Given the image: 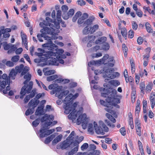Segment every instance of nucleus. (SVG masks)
Returning a JSON list of instances; mask_svg holds the SVG:
<instances>
[{
	"mask_svg": "<svg viewBox=\"0 0 155 155\" xmlns=\"http://www.w3.org/2000/svg\"><path fill=\"white\" fill-rule=\"evenodd\" d=\"M145 26L147 32L149 33L152 32V29L151 28V25L149 23L147 22L146 23Z\"/></svg>",
	"mask_w": 155,
	"mask_h": 155,
	"instance_id": "obj_44",
	"label": "nucleus"
},
{
	"mask_svg": "<svg viewBox=\"0 0 155 155\" xmlns=\"http://www.w3.org/2000/svg\"><path fill=\"white\" fill-rule=\"evenodd\" d=\"M124 75L125 79L126 81H128L127 79H128L127 78L128 77V72L127 70L125 69V70L124 72Z\"/></svg>",
	"mask_w": 155,
	"mask_h": 155,
	"instance_id": "obj_62",
	"label": "nucleus"
},
{
	"mask_svg": "<svg viewBox=\"0 0 155 155\" xmlns=\"http://www.w3.org/2000/svg\"><path fill=\"white\" fill-rule=\"evenodd\" d=\"M56 58L58 59V61L60 63L63 64L64 63V60L62 59L60 56L58 55L56 57Z\"/></svg>",
	"mask_w": 155,
	"mask_h": 155,
	"instance_id": "obj_58",
	"label": "nucleus"
},
{
	"mask_svg": "<svg viewBox=\"0 0 155 155\" xmlns=\"http://www.w3.org/2000/svg\"><path fill=\"white\" fill-rule=\"evenodd\" d=\"M110 93L109 97L106 99L107 101L110 104V107L113 106L117 108H119V106L117 104L120 103L121 96L117 94V91L114 89H111V92Z\"/></svg>",
	"mask_w": 155,
	"mask_h": 155,
	"instance_id": "obj_3",
	"label": "nucleus"
},
{
	"mask_svg": "<svg viewBox=\"0 0 155 155\" xmlns=\"http://www.w3.org/2000/svg\"><path fill=\"white\" fill-rule=\"evenodd\" d=\"M48 61L49 64L52 65H58L59 64L58 61V59H56L54 58H51Z\"/></svg>",
	"mask_w": 155,
	"mask_h": 155,
	"instance_id": "obj_24",
	"label": "nucleus"
},
{
	"mask_svg": "<svg viewBox=\"0 0 155 155\" xmlns=\"http://www.w3.org/2000/svg\"><path fill=\"white\" fill-rule=\"evenodd\" d=\"M106 102H105L103 100H101L100 101V103L101 104L103 105L104 106L107 107L105 108V110L106 111L112 114V112L113 111L111 110V108L110 109L109 108V107H110V105H109L110 104H109L108 103L106 99Z\"/></svg>",
	"mask_w": 155,
	"mask_h": 155,
	"instance_id": "obj_14",
	"label": "nucleus"
},
{
	"mask_svg": "<svg viewBox=\"0 0 155 155\" xmlns=\"http://www.w3.org/2000/svg\"><path fill=\"white\" fill-rule=\"evenodd\" d=\"M109 83L112 85L115 86H117L119 85L120 83L119 82L116 80H112L109 81Z\"/></svg>",
	"mask_w": 155,
	"mask_h": 155,
	"instance_id": "obj_42",
	"label": "nucleus"
},
{
	"mask_svg": "<svg viewBox=\"0 0 155 155\" xmlns=\"http://www.w3.org/2000/svg\"><path fill=\"white\" fill-rule=\"evenodd\" d=\"M91 28L90 27L86 26L84 28L83 30V33L84 34L87 35L91 33Z\"/></svg>",
	"mask_w": 155,
	"mask_h": 155,
	"instance_id": "obj_39",
	"label": "nucleus"
},
{
	"mask_svg": "<svg viewBox=\"0 0 155 155\" xmlns=\"http://www.w3.org/2000/svg\"><path fill=\"white\" fill-rule=\"evenodd\" d=\"M6 64L7 66L10 67H12L14 65V64L13 63V62L10 61H7Z\"/></svg>",
	"mask_w": 155,
	"mask_h": 155,
	"instance_id": "obj_63",
	"label": "nucleus"
},
{
	"mask_svg": "<svg viewBox=\"0 0 155 155\" xmlns=\"http://www.w3.org/2000/svg\"><path fill=\"white\" fill-rule=\"evenodd\" d=\"M120 131L121 134L123 136H124L126 134L125 129L124 127L121 128L120 130Z\"/></svg>",
	"mask_w": 155,
	"mask_h": 155,
	"instance_id": "obj_56",
	"label": "nucleus"
},
{
	"mask_svg": "<svg viewBox=\"0 0 155 155\" xmlns=\"http://www.w3.org/2000/svg\"><path fill=\"white\" fill-rule=\"evenodd\" d=\"M88 17V14L86 13L83 14L78 19V24H80L84 21V20Z\"/></svg>",
	"mask_w": 155,
	"mask_h": 155,
	"instance_id": "obj_19",
	"label": "nucleus"
},
{
	"mask_svg": "<svg viewBox=\"0 0 155 155\" xmlns=\"http://www.w3.org/2000/svg\"><path fill=\"white\" fill-rule=\"evenodd\" d=\"M134 35V31L132 30H130L129 32L128 37L130 38H132L133 37Z\"/></svg>",
	"mask_w": 155,
	"mask_h": 155,
	"instance_id": "obj_57",
	"label": "nucleus"
},
{
	"mask_svg": "<svg viewBox=\"0 0 155 155\" xmlns=\"http://www.w3.org/2000/svg\"><path fill=\"white\" fill-rule=\"evenodd\" d=\"M79 143V142H74L72 143L71 146L74 147L68 152V155H73L78 151Z\"/></svg>",
	"mask_w": 155,
	"mask_h": 155,
	"instance_id": "obj_11",
	"label": "nucleus"
},
{
	"mask_svg": "<svg viewBox=\"0 0 155 155\" xmlns=\"http://www.w3.org/2000/svg\"><path fill=\"white\" fill-rule=\"evenodd\" d=\"M88 147V144L87 143H84L81 147V149L82 150H84L87 149Z\"/></svg>",
	"mask_w": 155,
	"mask_h": 155,
	"instance_id": "obj_55",
	"label": "nucleus"
},
{
	"mask_svg": "<svg viewBox=\"0 0 155 155\" xmlns=\"http://www.w3.org/2000/svg\"><path fill=\"white\" fill-rule=\"evenodd\" d=\"M58 85L57 84H53L49 85L48 86V88L50 90L53 89V90L51 91L50 93L51 94H56L57 92V89L58 88Z\"/></svg>",
	"mask_w": 155,
	"mask_h": 155,
	"instance_id": "obj_16",
	"label": "nucleus"
},
{
	"mask_svg": "<svg viewBox=\"0 0 155 155\" xmlns=\"http://www.w3.org/2000/svg\"><path fill=\"white\" fill-rule=\"evenodd\" d=\"M74 10L73 9H70L68 13H63L62 15L63 18L65 20H67L68 18L72 16L74 14Z\"/></svg>",
	"mask_w": 155,
	"mask_h": 155,
	"instance_id": "obj_13",
	"label": "nucleus"
},
{
	"mask_svg": "<svg viewBox=\"0 0 155 155\" xmlns=\"http://www.w3.org/2000/svg\"><path fill=\"white\" fill-rule=\"evenodd\" d=\"M33 85V82L30 81L29 82L28 85L27 86L25 84L22 88L20 93L21 95L20 98L21 99L23 98L24 96L25 95L26 93H30L32 88Z\"/></svg>",
	"mask_w": 155,
	"mask_h": 155,
	"instance_id": "obj_5",
	"label": "nucleus"
},
{
	"mask_svg": "<svg viewBox=\"0 0 155 155\" xmlns=\"http://www.w3.org/2000/svg\"><path fill=\"white\" fill-rule=\"evenodd\" d=\"M79 95L76 93L73 95L71 94H69L64 99V107L65 109L64 113L68 114V118L72 120L73 123L76 122L77 125L82 124V127L84 129L87 127V130L91 134H93L94 132L97 134L103 135L104 132H107L108 128L102 120L98 122L94 121L92 123H89L90 119L85 114H82L83 108L81 107L79 110H75L76 107L78 105V102L72 103V101L76 98Z\"/></svg>",
	"mask_w": 155,
	"mask_h": 155,
	"instance_id": "obj_1",
	"label": "nucleus"
},
{
	"mask_svg": "<svg viewBox=\"0 0 155 155\" xmlns=\"http://www.w3.org/2000/svg\"><path fill=\"white\" fill-rule=\"evenodd\" d=\"M110 48V46L108 44L105 43L102 46V49L104 50H108Z\"/></svg>",
	"mask_w": 155,
	"mask_h": 155,
	"instance_id": "obj_52",
	"label": "nucleus"
},
{
	"mask_svg": "<svg viewBox=\"0 0 155 155\" xmlns=\"http://www.w3.org/2000/svg\"><path fill=\"white\" fill-rule=\"evenodd\" d=\"M35 90H33L29 95H28L24 99V102L25 103H27L31 98H32L34 97L35 94Z\"/></svg>",
	"mask_w": 155,
	"mask_h": 155,
	"instance_id": "obj_20",
	"label": "nucleus"
},
{
	"mask_svg": "<svg viewBox=\"0 0 155 155\" xmlns=\"http://www.w3.org/2000/svg\"><path fill=\"white\" fill-rule=\"evenodd\" d=\"M57 92L55 94V96L59 99H61L69 93L68 90L64 91L62 90L61 87L58 86L57 89Z\"/></svg>",
	"mask_w": 155,
	"mask_h": 155,
	"instance_id": "obj_9",
	"label": "nucleus"
},
{
	"mask_svg": "<svg viewBox=\"0 0 155 155\" xmlns=\"http://www.w3.org/2000/svg\"><path fill=\"white\" fill-rule=\"evenodd\" d=\"M43 108L44 107L42 105L38 107L35 113V115H38L44 114V112L43 110Z\"/></svg>",
	"mask_w": 155,
	"mask_h": 155,
	"instance_id": "obj_21",
	"label": "nucleus"
},
{
	"mask_svg": "<svg viewBox=\"0 0 155 155\" xmlns=\"http://www.w3.org/2000/svg\"><path fill=\"white\" fill-rule=\"evenodd\" d=\"M101 62V60H98L96 61H91L88 63V65L91 67V66L93 65H96L98 64H100Z\"/></svg>",
	"mask_w": 155,
	"mask_h": 155,
	"instance_id": "obj_32",
	"label": "nucleus"
},
{
	"mask_svg": "<svg viewBox=\"0 0 155 155\" xmlns=\"http://www.w3.org/2000/svg\"><path fill=\"white\" fill-rule=\"evenodd\" d=\"M55 135L54 134H53L51 135L49 137H48L45 140V143H48L50 142V141L55 137Z\"/></svg>",
	"mask_w": 155,
	"mask_h": 155,
	"instance_id": "obj_37",
	"label": "nucleus"
},
{
	"mask_svg": "<svg viewBox=\"0 0 155 155\" xmlns=\"http://www.w3.org/2000/svg\"><path fill=\"white\" fill-rule=\"evenodd\" d=\"M7 83L9 85L10 84V80L8 78L7 75L4 74L2 76H0V91L5 88Z\"/></svg>",
	"mask_w": 155,
	"mask_h": 155,
	"instance_id": "obj_6",
	"label": "nucleus"
},
{
	"mask_svg": "<svg viewBox=\"0 0 155 155\" xmlns=\"http://www.w3.org/2000/svg\"><path fill=\"white\" fill-rule=\"evenodd\" d=\"M93 21V20L90 18H88L84 21V24L87 25H90Z\"/></svg>",
	"mask_w": 155,
	"mask_h": 155,
	"instance_id": "obj_61",
	"label": "nucleus"
},
{
	"mask_svg": "<svg viewBox=\"0 0 155 155\" xmlns=\"http://www.w3.org/2000/svg\"><path fill=\"white\" fill-rule=\"evenodd\" d=\"M58 76L56 75H53L48 77L47 78V80L49 81H51L54 80L55 79L58 78Z\"/></svg>",
	"mask_w": 155,
	"mask_h": 155,
	"instance_id": "obj_43",
	"label": "nucleus"
},
{
	"mask_svg": "<svg viewBox=\"0 0 155 155\" xmlns=\"http://www.w3.org/2000/svg\"><path fill=\"white\" fill-rule=\"evenodd\" d=\"M114 69L113 68L107 69L104 72V77L110 79H112L119 76V73L118 72L114 73Z\"/></svg>",
	"mask_w": 155,
	"mask_h": 155,
	"instance_id": "obj_4",
	"label": "nucleus"
},
{
	"mask_svg": "<svg viewBox=\"0 0 155 155\" xmlns=\"http://www.w3.org/2000/svg\"><path fill=\"white\" fill-rule=\"evenodd\" d=\"M24 68V65L22 64H20L19 66H17L15 68V70L16 72L18 73L21 72L22 71L23 68Z\"/></svg>",
	"mask_w": 155,
	"mask_h": 155,
	"instance_id": "obj_38",
	"label": "nucleus"
},
{
	"mask_svg": "<svg viewBox=\"0 0 155 155\" xmlns=\"http://www.w3.org/2000/svg\"><path fill=\"white\" fill-rule=\"evenodd\" d=\"M106 116L112 122L115 123L116 122V120L110 114L107 113L106 114Z\"/></svg>",
	"mask_w": 155,
	"mask_h": 155,
	"instance_id": "obj_46",
	"label": "nucleus"
},
{
	"mask_svg": "<svg viewBox=\"0 0 155 155\" xmlns=\"http://www.w3.org/2000/svg\"><path fill=\"white\" fill-rule=\"evenodd\" d=\"M145 84L144 82H141L140 84V88L141 90V92L144 94V91L145 88Z\"/></svg>",
	"mask_w": 155,
	"mask_h": 155,
	"instance_id": "obj_41",
	"label": "nucleus"
},
{
	"mask_svg": "<svg viewBox=\"0 0 155 155\" xmlns=\"http://www.w3.org/2000/svg\"><path fill=\"white\" fill-rule=\"evenodd\" d=\"M81 15V12H78L75 14L72 18V21L73 22H75L78 18Z\"/></svg>",
	"mask_w": 155,
	"mask_h": 155,
	"instance_id": "obj_36",
	"label": "nucleus"
},
{
	"mask_svg": "<svg viewBox=\"0 0 155 155\" xmlns=\"http://www.w3.org/2000/svg\"><path fill=\"white\" fill-rule=\"evenodd\" d=\"M153 84L151 82H149L146 87L145 90L147 93H150Z\"/></svg>",
	"mask_w": 155,
	"mask_h": 155,
	"instance_id": "obj_27",
	"label": "nucleus"
},
{
	"mask_svg": "<svg viewBox=\"0 0 155 155\" xmlns=\"http://www.w3.org/2000/svg\"><path fill=\"white\" fill-rule=\"evenodd\" d=\"M137 15L139 17H141L143 15V12L140 10H137L136 11Z\"/></svg>",
	"mask_w": 155,
	"mask_h": 155,
	"instance_id": "obj_60",
	"label": "nucleus"
},
{
	"mask_svg": "<svg viewBox=\"0 0 155 155\" xmlns=\"http://www.w3.org/2000/svg\"><path fill=\"white\" fill-rule=\"evenodd\" d=\"M17 72L14 69H12L10 71L9 76L10 78L12 79H14L15 76L17 74Z\"/></svg>",
	"mask_w": 155,
	"mask_h": 155,
	"instance_id": "obj_31",
	"label": "nucleus"
},
{
	"mask_svg": "<svg viewBox=\"0 0 155 155\" xmlns=\"http://www.w3.org/2000/svg\"><path fill=\"white\" fill-rule=\"evenodd\" d=\"M52 28H54L55 31L54 32V33H53V34H52V36L51 37V39H56L58 38V37L56 36V34L58 33L59 32V30L58 29H57L55 27H54L53 25L52 26V27L51 28H50V29H51Z\"/></svg>",
	"mask_w": 155,
	"mask_h": 155,
	"instance_id": "obj_25",
	"label": "nucleus"
},
{
	"mask_svg": "<svg viewBox=\"0 0 155 155\" xmlns=\"http://www.w3.org/2000/svg\"><path fill=\"white\" fill-rule=\"evenodd\" d=\"M54 116L52 115H48L47 114L45 115L41 119V122L46 121L45 123L50 121L54 119Z\"/></svg>",
	"mask_w": 155,
	"mask_h": 155,
	"instance_id": "obj_18",
	"label": "nucleus"
},
{
	"mask_svg": "<svg viewBox=\"0 0 155 155\" xmlns=\"http://www.w3.org/2000/svg\"><path fill=\"white\" fill-rule=\"evenodd\" d=\"M78 4L81 5L82 6L85 5V2L83 0H78L77 1Z\"/></svg>",
	"mask_w": 155,
	"mask_h": 155,
	"instance_id": "obj_59",
	"label": "nucleus"
},
{
	"mask_svg": "<svg viewBox=\"0 0 155 155\" xmlns=\"http://www.w3.org/2000/svg\"><path fill=\"white\" fill-rule=\"evenodd\" d=\"M115 62L113 58H110L108 59V63L107 64V66L109 67H112L114 65Z\"/></svg>",
	"mask_w": 155,
	"mask_h": 155,
	"instance_id": "obj_30",
	"label": "nucleus"
},
{
	"mask_svg": "<svg viewBox=\"0 0 155 155\" xmlns=\"http://www.w3.org/2000/svg\"><path fill=\"white\" fill-rule=\"evenodd\" d=\"M98 28L99 26L97 25H95L92 27H90L91 33H93L95 32Z\"/></svg>",
	"mask_w": 155,
	"mask_h": 155,
	"instance_id": "obj_47",
	"label": "nucleus"
},
{
	"mask_svg": "<svg viewBox=\"0 0 155 155\" xmlns=\"http://www.w3.org/2000/svg\"><path fill=\"white\" fill-rule=\"evenodd\" d=\"M63 138V135L62 134H60L54 138L52 142L53 144H56L58 142H60Z\"/></svg>",
	"mask_w": 155,
	"mask_h": 155,
	"instance_id": "obj_23",
	"label": "nucleus"
},
{
	"mask_svg": "<svg viewBox=\"0 0 155 155\" xmlns=\"http://www.w3.org/2000/svg\"><path fill=\"white\" fill-rule=\"evenodd\" d=\"M72 142L67 139L62 142L59 143L57 146V148H61L62 150L66 149L72 144Z\"/></svg>",
	"mask_w": 155,
	"mask_h": 155,
	"instance_id": "obj_10",
	"label": "nucleus"
},
{
	"mask_svg": "<svg viewBox=\"0 0 155 155\" xmlns=\"http://www.w3.org/2000/svg\"><path fill=\"white\" fill-rule=\"evenodd\" d=\"M55 30L54 28H52L50 29L48 27H44L43 29L40 30V32L41 33V36L43 37L45 39L48 41V42L42 45V47L44 48H47L50 50H52L54 48L57 46L54 44L51 41V38L46 35V34H52L54 33Z\"/></svg>",
	"mask_w": 155,
	"mask_h": 155,
	"instance_id": "obj_2",
	"label": "nucleus"
},
{
	"mask_svg": "<svg viewBox=\"0 0 155 155\" xmlns=\"http://www.w3.org/2000/svg\"><path fill=\"white\" fill-rule=\"evenodd\" d=\"M21 35L22 40V44L25 45V48L28 50V47L27 41V36L22 31L21 32Z\"/></svg>",
	"mask_w": 155,
	"mask_h": 155,
	"instance_id": "obj_17",
	"label": "nucleus"
},
{
	"mask_svg": "<svg viewBox=\"0 0 155 155\" xmlns=\"http://www.w3.org/2000/svg\"><path fill=\"white\" fill-rule=\"evenodd\" d=\"M61 8L62 11L63 13H66V12L68 9V6L65 5H63Z\"/></svg>",
	"mask_w": 155,
	"mask_h": 155,
	"instance_id": "obj_53",
	"label": "nucleus"
},
{
	"mask_svg": "<svg viewBox=\"0 0 155 155\" xmlns=\"http://www.w3.org/2000/svg\"><path fill=\"white\" fill-rule=\"evenodd\" d=\"M40 122V120L39 119H36L35 121L32 122V126L34 127H36L38 125Z\"/></svg>",
	"mask_w": 155,
	"mask_h": 155,
	"instance_id": "obj_51",
	"label": "nucleus"
},
{
	"mask_svg": "<svg viewBox=\"0 0 155 155\" xmlns=\"http://www.w3.org/2000/svg\"><path fill=\"white\" fill-rule=\"evenodd\" d=\"M135 127L136 129H141L140 123L138 119H136L135 121Z\"/></svg>",
	"mask_w": 155,
	"mask_h": 155,
	"instance_id": "obj_49",
	"label": "nucleus"
},
{
	"mask_svg": "<svg viewBox=\"0 0 155 155\" xmlns=\"http://www.w3.org/2000/svg\"><path fill=\"white\" fill-rule=\"evenodd\" d=\"M19 58V56L18 55H15L12 57L11 58L12 62H16L18 61Z\"/></svg>",
	"mask_w": 155,
	"mask_h": 155,
	"instance_id": "obj_50",
	"label": "nucleus"
},
{
	"mask_svg": "<svg viewBox=\"0 0 155 155\" xmlns=\"http://www.w3.org/2000/svg\"><path fill=\"white\" fill-rule=\"evenodd\" d=\"M155 93H153V95L150 96V101L151 103V107L152 109L154 108V105L155 104Z\"/></svg>",
	"mask_w": 155,
	"mask_h": 155,
	"instance_id": "obj_26",
	"label": "nucleus"
},
{
	"mask_svg": "<svg viewBox=\"0 0 155 155\" xmlns=\"http://www.w3.org/2000/svg\"><path fill=\"white\" fill-rule=\"evenodd\" d=\"M74 132L73 131H72L68 137L67 138V139L70 141L72 140V137L73 136H74Z\"/></svg>",
	"mask_w": 155,
	"mask_h": 155,
	"instance_id": "obj_64",
	"label": "nucleus"
},
{
	"mask_svg": "<svg viewBox=\"0 0 155 155\" xmlns=\"http://www.w3.org/2000/svg\"><path fill=\"white\" fill-rule=\"evenodd\" d=\"M121 33L123 36L126 39L127 35V31L124 28H123L121 29Z\"/></svg>",
	"mask_w": 155,
	"mask_h": 155,
	"instance_id": "obj_48",
	"label": "nucleus"
},
{
	"mask_svg": "<svg viewBox=\"0 0 155 155\" xmlns=\"http://www.w3.org/2000/svg\"><path fill=\"white\" fill-rule=\"evenodd\" d=\"M46 55V57L48 58H50L52 57L53 56L55 57L56 56V52H53L51 51H48L47 53L46 54H45Z\"/></svg>",
	"mask_w": 155,
	"mask_h": 155,
	"instance_id": "obj_29",
	"label": "nucleus"
},
{
	"mask_svg": "<svg viewBox=\"0 0 155 155\" xmlns=\"http://www.w3.org/2000/svg\"><path fill=\"white\" fill-rule=\"evenodd\" d=\"M57 18L58 22L54 23V24L55 25L54 27H55L57 29H59L60 28L59 23L61 21H62L61 16H57Z\"/></svg>",
	"mask_w": 155,
	"mask_h": 155,
	"instance_id": "obj_28",
	"label": "nucleus"
},
{
	"mask_svg": "<svg viewBox=\"0 0 155 155\" xmlns=\"http://www.w3.org/2000/svg\"><path fill=\"white\" fill-rule=\"evenodd\" d=\"M138 145L139 147V149L141 153V155H144V153L143 151V146L142 143L140 141H138Z\"/></svg>",
	"mask_w": 155,
	"mask_h": 155,
	"instance_id": "obj_35",
	"label": "nucleus"
},
{
	"mask_svg": "<svg viewBox=\"0 0 155 155\" xmlns=\"http://www.w3.org/2000/svg\"><path fill=\"white\" fill-rule=\"evenodd\" d=\"M4 48L5 50H9L8 51V53L11 52L12 51H14L16 49L15 46L11 44L5 45Z\"/></svg>",
	"mask_w": 155,
	"mask_h": 155,
	"instance_id": "obj_15",
	"label": "nucleus"
},
{
	"mask_svg": "<svg viewBox=\"0 0 155 155\" xmlns=\"http://www.w3.org/2000/svg\"><path fill=\"white\" fill-rule=\"evenodd\" d=\"M56 54H58L59 55H61L64 52V50L62 49H58L57 48L56 49Z\"/></svg>",
	"mask_w": 155,
	"mask_h": 155,
	"instance_id": "obj_54",
	"label": "nucleus"
},
{
	"mask_svg": "<svg viewBox=\"0 0 155 155\" xmlns=\"http://www.w3.org/2000/svg\"><path fill=\"white\" fill-rule=\"evenodd\" d=\"M52 123L51 121H49L44 124V126L41 128L38 133L40 137L43 138L48 135H47V129L46 128L50 126Z\"/></svg>",
	"mask_w": 155,
	"mask_h": 155,
	"instance_id": "obj_8",
	"label": "nucleus"
},
{
	"mask_svg": "<svg viewBox=\"0 0 155 155\" xmlns=\"http://www.w3.org/2000/svg\"><path fill=\"white\" fill-rule=\"evenodd\" d=\"M29 70V68L28 67L25 66L23 68L22 71L21 73V75L22 76L28 73V72Z\"/></svg>",
	"mask_w": 155,
	"mask_h": 155,
	"instance_id": "obj_40",
	"label": "nucleus"
},
{
	"mask_svg": "<svg viewBox=\"0 0 155 155\" xmlns=\"http://www.w3.org/2000/svg\"><path fill=\"white\" fill-rule=\"evenodd\" d=\"M39 103L38 101L36 100L35 99H32L28 103L29 107H32L31 109H28L26 111L25 114L26 116L30 114H32L34 111V108L37 106Z\"/></svg>",
	"mask_w": 155,
	"mask_h": 155,
	"instance_id": "obj_7",
	"label": "nucleus"
},
{
	"mask_svg": "<svg viewBox=\"0 0 155 155\" xmlns=\"http://www.w3.org/2000/svg\"><path fill=\"white\" fill-rule=\"evenodd\" d=\"M140 101L137 100V103L136 106L135 108V112L136 114H138L140 111Z\"/></svg>",
	"mask_w": 155,
	"mask_h": 155,
	"instance_id": "obj_45",
	"label": "nucleus"
},
{
	"mask_svg": "<svg viewBox=\"0 0 155 155\" xmlns=\"http://www.w3.org/2000/svg\"><path fill=\"white\" fill-rule=\"evenodd\" d=\"M106 40V38L105 37H102L96 40L95 43L96 44H101L105 41Z\"/></svg>",
	"mask_w": 155,
	"mask_h": 155,
	"instance_id": "obj_33",
	"label": "nucleus"
},
{
	"mask_svg": "<svg viewBox=\"0 0 155 155\" xmlns=\"http://www.w3.org/2000/svg\"><path fill=\"white\" fill-rule=\"evenodd\" d=\"M31 77V75L29 73H27L24 75V78L26 80L24 82V84H26L27 83L28 81H29L30 80Z\"/></svg>",
	"mask_w": 155,
	"mask_h": 155,
	"instance_id": "obj_34",
	"label": "nucleus"
},
{
	"mask_svg": "<svg viewBox=\"0 0 155 155\" xmlns=\"http://www.w3.org/2000/svg\"><path fill=\"white\" fill-rule=\"evenodd\" d=\"M53 22L52 20L49 17H47L46 18L45 20L44 21V23L40 22L39 24V25L41 27H42L43 25H45L46 26H49L51 28L52 26L53 25Z\"/></svg>",
	"mask_w": 155,
	"mask_h": 155,
	"instance_id": "obj_12",
	"label": "nucleus"
},
{
	"mask_svg": "<svg viewBox=\"0 0 155 155\" xmlns=\"http://www.w3.org/2000/svg\"><path fill=\"white\" fill-rule=\"evenodd\" d=\"M43 71L44 73V75H50L55 73L54 70H48V68H44Z\"/></svg>",
	"mask_w": 155,
	"mask_h": 155,
	"instance_id": "obj_22",
	"label": "nucleus"
}]
</instances>
